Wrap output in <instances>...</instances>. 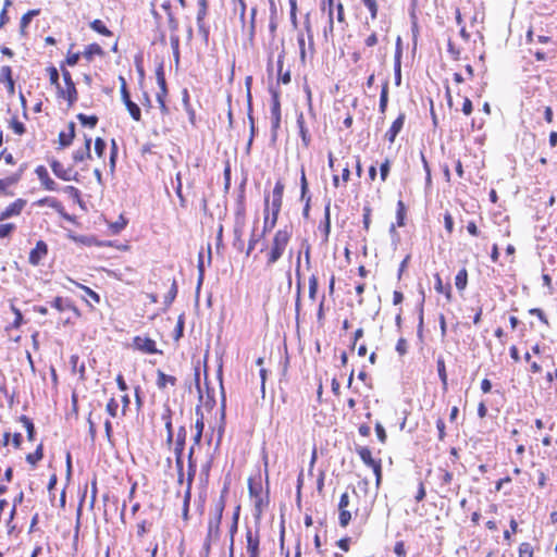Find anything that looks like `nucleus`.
<instances>
[{"mask_svg": "<svg viewBox=\"0 0 557 557\" xmlns=\"http://www.w3.org/2000/svg\"><path fill=\"white\" fill-rule=\"evenodd\" d=\"M50 166L57 177L63 181H78V173L72 166L65 169L58 160H52Z\"/></svg>", "mask_w": 557, "mask_h": 557, "instance_id": "39448f33", "label": "nucleus"}, {"mask_svg": "<svg viewBox=\"0 0 557 557\" xmlns=\"http://www.w3.org/2000/svg\"><path fill=\"white\" fill-rule=\"evenodd\" d=\"M61 71H62V77H63V81L65 83V86L66 88L64 89L65 91V99L67 100L69 102V106H73L76 100H77V89L75 87V84L72 79V75L71 73L64 69L63 66H61Z\"/></svg>", "mask_w": 557, "mask_h": 557, "instance_id": "423d86ee", "label": "nucleus"}, {"mask_svg": "<svg viewBox=\"0 0 557 557\" xmlns=\"http://www.w3.org/2000/svg\"><path fill=\"white\" fill-rule=\"evenodd\" d=\"M207 9H208V5L199 7L198 12H197V25H198L199 32L202 33L205 35V37H208V29L205 27V23H203V20L207 15Z\"/></svg>", "mask_w": 557, "mask_h": 557, "instance_id": "c85d7f7f", "label": "nucleus"}, {"mask_svg": "<svg viewBox=\"0 0 557 557\" xmlns=\"http://www.w3.org/2000/svg\"><path fill=\"white\" fill-rule=\"evenodd\" d=\"M44 457V445L39 444L36 450L26 456V461L33 466H35L39 460Z\"/></svg>", "mask_w": 557, "mask_h": 557, "instance_id": "c756f323", "label": "nucleus"}, {"mask_svg": "<svg viewBox=\"0 0 557 557\" xmlns=\"http://www.w3.org/2000/svg\"><path fill=\"white\" fill-rule=\"evenodd\" d=\"M297 126L299 129V135L301 137V143L305 148H308L311 144V136L309 134V129L307 128V126L305 124V116H304L302 112H300L297 115Z\"/></svg>", "mask_w": 557, "mask_h": 557, "instance_id": "2eb2a0df", "label": "nucleus"}, {"mask_svg": "<svg viewBox=\"0 0 557 557\" xmlns=\"http://www.w3.org/2000/svg\"><path fill=\"white\" fill-rule=\"evenodd\" d=\"M519 557H533V548L530 543H521L520 544Z\"/></svg>", "mask_w": 557, "mask_h": 557, "instance_id": "37998d69", "label": "nucleus"}, {"mask_svg": "<svg viewBox=\"0 0 557 557\" xmlns=\"http://www.w3.org/2000/svg\"><path fill=\"white\" fill-rule=\"evenodd\" d=\"M176 295H177V285H176V282L173 281L172 286L165 296V302L171 304L175 299Z\"/></svg>", "mask_w": 557, "mask_h": 557, "instance_id": "13d9d810", "label": "nucleus"}, {"mask_svg": "<svg viewBox=\"0 0 557 557\" xmlns=\"http://www.w3.org/2000/svg\"><path fill=\"white\" fill-rule=\"evenodd\" d=\"M361 3L369 10L371 18L375 20L379 11L377 0H361Z\"/></svg>", "mask_w": 557, "mask_h": 557, "instance_id": "f704fd0d", "label": "nucleus"}, {"mask_svg": "<svg viewBox=\"0 0 557 557\" xmlns=\"http://www.w3.org/2000/svg\"><path fill=\"white\" fill-rule=\"evenodd\" d=\"M120 82H121V97H122V101L124 102L125 107L127 108L131 116L135 121H140V117H141L140 109H139V107L135 102H133L131 100V96H129V92L127 90L125 78L123 76H120Z\"/></svg>", "mask_w": 557, "mask_h": 557, "instance_id": "20e7f679", "label": "nucleus"}, {"mask_svg": "<svg viewBox=\"0 0 557 557\" xmlns=\"http://www.w3.org/2000/svg\"><path fill=\"white\" fill-rule=\"evenodd\" d=\"M282 55L283 54H280L278 60H277L280 81L283 84H288L290 82V73L287 71L286 73L281 74L282 73V69H283V61H282L283 57Z\"/></svg>", "mask_w": 557, "mask_h": 557, "instance_id": "a18cd8bd", "label": "nucleus"}, {"mask_svg": "<svg viewBox=\"0 0 557 557\" xmlns=\"http://www.w3.org/2000/svg\"><path fill=\"white\" fill-rule=\"evenodd\" d=\"M436 367H437V373H438L440 380L443 383L444 388H446V386H447V373H446L445 361H444V359L442 357H440L437 359Z\"/></svg>", "mask_w": 557, "mask_h": 557, "instance_id": "7c9ffc66", "label": "nucleus"}, {"mask_svg": "<svg viewBox=\"0 0 557 557\" xmlns=\"http://www.w3.org/2000/svg\"><path fill=\"white\" fill-rule=\"evenodd\" d=\"M190 499H191V490H188V487H186V491L184 493V504H183V517H184V519H187V517H188Z\"/></svg>", "mask_w": 557, "mask_h": 557, "instance_id": "a19ab883", "label": "nucleus"}, {"mask_svg": "<svg viewBox=\"0 0 557 557\" xmlns=\"http://www.w3.org/2000/svg\"><path fill=\"white\" fill-rule=\"evenodd\" d=\"M357 453L364 465L372 468L379 463V460L372 458L371 450L366 446L357 447Z\"/></svg>", "mask_w": 557, "mask_h": 557, "instance_id": "4be33fe9", "label": "nucleus"}, {"mask_svg": "<svg viewBox=\"0 0 557 557\" xmlns=\"http://www.w3.org/2000/svg\"><path fill=\"white\" fill-rule=\"evenodd\" d=\"M194 446H191L188 451V471L186 479V487H188V490H191L193 482L196 475V461L194 459Z\"/></svg>", "mask_w": 557, "mask_h": 557, "instance_id": "f3484780", "label": "nucleus"}, {"mask_svg": "<svg viewBox=\"0 0 557 557\" xmlns=\"http://www.w3.org/2000/svg\"><path fill=\"white\" fill-rule=\"evenodd\" d=\"M304 26H305V29H306V33H307V36H308L309 48L313 49V33H312V27H311V23H310V14L309 13L306 14Z\"/></svg>", "mask_w": 557, "mask_h": 557, "instance_id": "58836bf2", "label": "nucleus"}, {"mask_svg": "<svg viewBox=\"0 0 557 557\" xmlns=\"http://www.w3.org/2000/svg\"><path fill=\"white\" fill-rule=\"evenodd\" d=\"M371 212H372V210H371V208L369 206H364L363 207V220H362V223H363V227H364L366 231H368L369 227H370Z\"/></svg>", "mask_w": 557, "mask_h": 557, "instance_id": "864d4df0", "label": "nucleus"}, {"mask_svg": "<svg viewBox=\"0 0 557 557\" xmlns=\"http://www.w3.org/2000/svg\"><path fill=\"white\" fill-rule=\"evenodd\" d=\"M168 94V90H160L158 94H157V101L159 102L160 104V109L163 113H166L168 112V107L165 104V101H164V98Z\"/></svg>", "mask_w": 557, "mask_h": 557, "instance_id": "4d7b16f0", "label": "nucleus"}, {"mask_svg": "<svg viewBox=\"0 0 557 557\" xmlns=\"http://www.w3.org/2000/svg\"><path fill=\"white\" fill-rule=\"evenodd\" d=\"M67 127H69L67 133L61 132L59 134V145L61 148H66V147L71 146V144L75 137V123L70 122Z\"/></svg>", "mask_w": 557, "mask_h": 557, "instance_id": "a211bd4d", "label": "nucleus"}, {"mask_svg": "<svg viewBox=\"0 0 557 557\" xmlns=\"http://www.w3.org/2000/svg\"><path fill=\"white\" fill-rule=\"evenodd\" d=\"M11 128L14 131L17 135H23L25 133V126L22 122L17 121L16 119H13L10 123Z\"/></svg>", "mask_w": 557, "mask_h": 557, "instance_id": "603ef678", "label": "nucleus"}, {"mask_svg": "<svg viewBox=\"0 0 557 557\" xmlns=\"http://www.w3.org/2000/svg\"><path fill=\"white\" fill-rule=\"evenodd\" d=\"M317 290H318V277L314 274H312L309 277V298L311 300L315 299Z\"/></svg>", "mask_w": 557, "mask_h": 557, "instance_id": "ea45409f", "label": "nucleus"}, {"mask_svg": "<svg viewBox=\"0 0 557 557\" xmlns=\"http://www.w3.org/2000/svg\"><path fill=\"white\" fill-rule=\"evenodd\" d=\"M26 201L23 199H16L14 202L9 205L1 213L0 221L10 219L12 216L18 215L23 208L25 207Z\"/></svg>", "mask_w": 557, "mask_h": 557, "instance_id": "1a4fd4ad", "label": "nucleus"}, {"mask_svg": "<svg viewBox=\"0 0 557 557\" xmlns=\"http://www.w3.org/2000/svg\"><path fill=\"white\" fill-rule=\"evenodd\" d=\"M375 432H376L379 441L384 444L386 442L387 436H386L385 429L383 428V425L380 422L375 423Z\"/></svg>", "mask_w": 557, "mask_h": 557, "instance_id": "bf43d9fd", "label": "nucleus"}, {"mask_svg": "<svg viewBox=\"0 0 557 557\" xmlns=\"http://www.w3.org/2000/svg\"><path fill=\"white\" fill-rule=\"evenodd\" d=\"M39 181L47 190H57V183L49 176L47 169L44 165H38L35 170Z\"/></svg>", "mask_w": 557, "mask_h": 557, "instance_id": "9b49d317", "label": "nucleus"}, {"mask_svg": "<svg viewBox=\"0 0 557 557\" xmlns=\"http://www.w3.org/2000/svg\"><path fill=\"white\" fill-rule=\"evenodd\" d=\"M225 508V499L224 495L222 494L219 500L214 505V513L212 517H210L208 522V535H207V542L211 540L219 539L220 535V524L222 521L223 511Z\"/></svg>", "mask_w": 557, "mask_h": 557, "instance_id": "f03ea898", "label": "nucleus"}, {"mask_svg": "<svg viewBox=\"0 0 557 557\" xmlns=\"http://www.w3.org/2000/svg\"><path fill=\"white\" fill-rule=\"evenodd\" d=\"M51 306L60 312L65 311V310H72L76 315H79L78 309L67 298L57 297L51 302Z\"/></svg>", "mask_w": 557, "mask_h": 557, "instance_id": "dca6fc26", "label": "nucleus"}, {"mask_svg": "<svg viewBox=\"0 0 557 557\" xmlns=\"http://www.w3.org/2000/svg\"><path fill=\"white\" fill-rule=\"evenodd\" d=\"M272 104H271V132L272 139L275 140L277 136V129L281 125V102L278 91L272 89Z\"/></svg>", "mask_w": 557, "mask_h": 557, "instance_id": "7ed1b4c3", "label": "nucleus"}, {"mask_svg": "<svg viewBox=\"0 0 557 557\" xmlns=\"http://www.w3.org/2000/svg\"><path fill=\"white\" fill-rule=\"evenodd\" d=\"M351 520V513L347 509H339V525L345 528Z\"/></svg>", "mask_w": 557, "mask_h": 557, "instance_id": "49530a36", "label": "nucleus"}, {"mask_svg": "<svg viewBox=\"0 0 557 557\" xmlns=\"http://www.w3.org/2000/svg\"><path fill=\"white\" fill-rule=\"evenodd\" d=\"M389 169H391L389 160H385V162H383L380 166V175H381V180L383 182L386 181L388 173H389Z\"/></svg>", "mask_w": 557, "mask_h": 557, "instance_id": "6e6d98bb", "label": "nucleus"}, {"mask_svg": "<svg viewBox=\"0 0 557 557\" xmlns=\"http://www.w3.org/2000/svg\"><path fill=\"white\" fill-rule=\"evenodd\" d=\"M187 431L185 426H180L177 430L176 442L174 447L175 455H183L186 443Z\"/></svg>", "mask_w": 557, "mask_h": 557, "instance_id": "412c9836", "label": "nucleus"}, {"mask_svg": "<svg viewBox=\"0 0 557 557\" xmlns=\"http://www.w3.org/2000/svg\"><path fill=\"white\" fill-rule=\"evenodd\" d=\"M106 147H107L106 141L102 138H100V137L96 138L95 152L99 158H101L103 156Z\"/></svg>", "mask_w": 557, "mask_h": 557, "instance_id": "09e8293b", "label": "nucleus"}, {"mask_svg": "<svg viewBox=\"0 0 557 557\" xmlns=\"http://www.w3.org/2000/svg\"><path fill=\"white\" fill-rule=\"evenodd\" d=\"M90 146H91V138L85 135V145L83 148H79L73 152V161L75 163L82 162L85 159H90Z\"/></svg>", "mask_w": 557, "mask_h": 557, "instance_id": "4468645a", "label": "nucleus"}, {"mask_svg": "<svg viewBox=\"0 0 557 557\" xmlns=\"http://www.w3.org/2000/svg\"><path fill=\"white\" fill-rule=\"evenodd\" d=\"M11 311L14 313L15 319L10 324L12 329H18L23 324V314L18 308H16L13 304H11Z\"/></svg>", "mask_w": 557, "mask_h": 557, "instance_id": "4c0bfd02", "label": "nucleus"}, {"mask_svg": "<svg viewBox=\"0 0 557 557\" xmlns=\"http://www.w3.org/2000/svg\"><path fill=\"white\" fill-rule=\"evenodd\" d=\"M90 27H91V29H94L95 32H97L103 36L112 35V33L108 29V27L103 24V22L101 20H94L90 23Z\"/></svg>", "mask_w": 557, "mask_h": 557, "instance_id": "72a5a7b5", "label": "nucleus"}, {"mask_svg": "<svg viewBox=\"0 0 557 557\" xmlns=\"http://www.w3.org/2000/svg\"><path fill=\"white\" fill-rule=\"evenodd\" d=\"M274 226H271V216L269 215V199L265 198V216H264V224H263V231L261 236H263L267 232L272 230Z\"/></svg>", "mask_w": 557, "mask_h": 557, "instance_id": "79ce46f5", "label": "nucleus"}, {"mask_svg": "<svg viewBox=\"0 0 557 557\" xmlns=\"http://www.w3.org/2000/svg\"><path fill=\"white\" fill-rule=\"evenodd\" d=\"M168 24L172 34H175L178 29V21L174 17L172 12H169Z\"/></svg>", "mask_w": 557, "mask_h": 557, "instance_id": "052dcab7", "label": "nucleus"}, {"mask_svg": "<svg viewBox=\"0 0 557 557\" xmlns=\"http://www.w3.org/2000/svg\"><path fill=\"white\" fill-rule=\"evenodd\" d=\"M156 75H157V82L160 87V90H162V91L166 90V82H165L164 72H163L162 66H160L157 70Z\"/></svg>", "mask_w": 557, "mask_h": 557, "instance_id": "8fccbe9b", "label": "nucleus"}, {"mask_svg": "<svg viewBox=\"0 0 557 557\" xmlns=\"http://www.w3.org/2000/svg\"><path fill=\"white\" fill-rule=\"evenodd\" d=\"M176 382H177V380H176L175 376L165 374L162 370H157V382H156V384H157L159 389H164L168 384H170L171 386H175Z\"/></svg>", "mask_w": 557, "mask_h": 557, "instance_id": "aec40b11", "label": "nucleus"}, {"mask_svg": "<svg viewBox=\"0 0 557 557\" xmlns=\"http://www.w3.org/2000/svg\"><path fill=\"white\" fill-rule=\"evenodd\" d=\"M283 193H284V185L282 182L278 181L275 183V186L272 191V197L283 199Z\"/></svg>", "mask_w": 557, "mask_h": 557, "instance_id": "0e129e2a", "label": "nucleus"}, {"mask_svg": "<svg viewBox=\"0 0 557 557\" xmlns=\"http://www.w3.org/2000/svg\"><path fill=\"white\" fill-rule=\"evenodd\" d=\"M78 121L84 126H88L90 128H94L98 123V117L96 115H86L83 113L77 114Z\"/></svg>", "mask_w": 557, "mask_h": 557, "instance_id": "2f4dec72", "label": "nucleus"}, {"mask_svg": "<svg viewBox=\"0 0 557 557\" xmlns=\"http://www.w3.org/2000/svg\"><path fill=\"white\" fill-rule=\"evenodd\" d=\"M134 347L146 354H161L157 349L156 342L149 337L136 336L134 338Z\"/></svg>", "mask_w": 557, "mask_h": 557, "instance_id": "6e6552de", "label": "nucleus"}, {"mask_svg": "<svg viewBox=\"0 0 557 557\" xmlns=\"http://www.w3.org/2000/svg\"><path fill=\"white\" fill-rule=\"evenodd\" d=\"M468 272L465 268L458 271L455 277V285L458 290L462 292L467 287Z\"/></svg>", "mask_w": 557, "mask_h": 557, "instance_id": "bb28decb", "label": "nucleus"}, {"mask_svg": "<svg viewBox=\"0 0 557 557\" xmlns=\"http://www.w3.org/2000/svg\"><path fill=\"white\" fill-rule=\"evenodd\" d=\"M282 207L281 198H273L271 202V226H275Z\"/></svg>", "mask_w": 557, "mask_h": 557, "instance_id": "393cba45", "label": "nucleus"}, {"mask_svg": "<svg viewBox=\"0 0 557 557\" xmlns=\"http://www.w3.org/2000/svg\"><path fill=\"white\" fill-rule=\"evenodd\" d=\"M10 79H13L12 78V70L9 65H4L1 67V72H0V81H10Z\"/></svg>", "mask_w": 557, "mask_h": 557, "instance_id": "e2e57ef3", "label": "nucleus"}, {"mask_svg": "<svg viewBox=\"0 0 557 557\" xmlns=\"http://www.w3.org/2000/svg\"><path fill=\"white\" fill-rule=\"evenodd\" d=\"M21 175L16 174L13 177L0 180V190H4L8 186L16 183L20 180Z\"/></svg>", "mask_w": 557, "mask_h": 557, "instance_id": "680f3d73", "label": "nucleus"}, {"mask_svg": "<svg viewBox=\"0 0 557 557\" xmlns=\"http://www.w3.org/2000/svg\"><path fill=\"white\" fill-rule=\"evenodd\" d=\"M39 14V10H30L27 13H25L21 18V30L23 32L32 22L33 17L37 16Z\"/></svg>", "mask_w": 557, "mask_h": 557, "instance_id": "e433bc0d", "label": "nucleus"}, {"mask_svg": "<svg viewBox=\"0 0 557 557\" xmlns=\"http://www.w3.org/2000/svg\"><path fill=\"white\" fill-rule=\"evenodd\" d=\"M47 71L49 73V79H50L51 85H54L58 90V96L65 97L64 88H62L59 83V71L54 66L48 67Z\"/></svg>", "mask_w": 557, "mask_h": 557, "instance_id": "5701e85b", "label": "nucleus"}, {"mask_svg": "<svg viewBox=\"0 0 557 557\" xmlns=\"http://www.w3.org/2000/svg\"><path fill=\"white\" fill-rule=\"evenodd\" d=\"M14 228L15 225L12 223L0 224V238L9 236Z\"/></svg>", "mask_w": 557, "mask_h": 557, "instance_id": "5fc2aeb1", "label": "nucleus"}, {"mask_svg": "<svg viewBox=\"0 0 557 557\" xmlns=\"http://www.w3.org/2000/svg\"><path fill=\"white\" fill-rule=\"evenodd\" d=\"M79 57H81V54L78 52H76V53L69 52L65 62L67 65L74 66L77 64Z\"/></svg>", "mask_w": 557, "mask_h": 557, "instance_id": "338daca9", "label": "nucleus"}, {"mask_svg": "<svg viewBox=\"0 0 557 557\" xmlns=\"http://www.w3.org/2000/svg\"><path fill=\"white\" fill-rule=\"evenodd\" d=\"M18 420L26 429L28 441H34L36 431L33 421L26 416H21Z\"/></svg>", "mask_w": 557, "mask_h": 557, "instance_id": "cd10ccee", "label": "nucleus"}, {"mask_svg": "<svg viewBox=\"0 0 557 557\" xmlns=\"http://www.w3.org/2000/svg\"><path fill=\"white\" fill-rule=\"evenodd\" d=\"M323 232H324L325 239H327L330 232H331L330 202H327V205L325 206V209H324Z\"/></svg>", "mask_w": 557, "mask_h": 557, "instance_id": "c9c22d12", "label": "nucleus"}, {"mask_svg": "<svg viewBox=\"0 0 557 557\" xmlns=\"http://www.w3.org/2000/svg\"><path fill=\"white\" fill-rule=\"evenodd\" d=\"M48 253V246L44 240L37 242L35 248L29 253V262L33 265L39 264L42 258Z\"/></svg>", "mask_w": 557, "mask_h": 557, "instance_id": "9d476101", "label": "nucleus"}, {"mask_svg": "<svg viewBox=\"0 0 557 557\" xmlns=\"http://www.w3.org/2000/svg\"><path fill=\"white\" fill-rule=\"evenodd\" d=\"M290 237H292V231L287 226L282 230H278L275 233V235L273 237L271 250L268 255V260H267L268 265H272L276 261H278V259L283 256L285 248L290 240Z\"/></svg>", "mask_w": 557, "mask_h": 557, "instance_id": "f257e3e1", "label": "nucleus"}, {"mask_svg": "<svg viewBox=\"0 0 557 557\" xmlns=\"http://www.w3.org/2000/svg\"><path fill=\"white\" fill-rule=\"evenodd\" d=\"M126 224H127V221L123 216H120L119 221L111 224L112 233L113 234L120 233L122 230H124Z\"/></svg>", "mask_w": 557, "mask_h": 557, "instance_id": "3c124183", "label": "nucleus"}, {"mask_svg": "<svg viewBox=\"0 0 557 557\" xmlns=\"http://www.w3.org/2000/svg\"><path fill=\"white\" fill-rule=\"evenodd\" d=\"M405 215H406V206L403 200H398L397 211H396L397 226L401 227L405 225Z\"/></svg>", "mask_w": 557, "mask_h": 557, "instance_id": "473e14b6", "label": "nucleus"}, {"mask_svg": "<svg viewBox=\"0 0 557 557\" xmlns=\"http://www.w3.org/2000/svg\"><path fill=\"white\" fill-rule=\"evenodd\" d=\"M219 377H220L222 399H221V425L219 426V431H218V445L220 444V441L224 433V418H225V405H226V397H225V392H224V387L222 384V374L221 373L219 374Z\"/></svg>", "mask_w": 557, "mask_h": 557, "instance_id": "6ab92c4d", "label": "nucleus"}, {"mask_svg": "<svg viewBox=\"0 0 557 557\" xmlns=\"http://www.w3.org/2000/svg\"><path fill=\"white\" fill-rule=\"evenodd\" d=\"M243 231H244V216H237L235 226H234V247L242 251L244 249L245 243L243 239Z\"/></svg>", "mask_w": 557, "mask_h": 557, "instance_id": "ddd939ff", "label": "nucleus"}, {"mask_svg": "<svg viewBox=\"0 0 557 557\" xmlns=\"http://www.w3.org/2000/svg\"><path fill=\"white\" fill-rule=\"evenodd\" d=\"M102 54H103V50L98 44L88 45L83 52L84 58H86L88 61H90L94 55H102Z\"/></svg>", "mask_w": 557, "mask_h": 557, "instance_id": "a878e982", "label": "nucleus"}, {"mask_svg": "<svg viewBox=\"0 0 557 557\" xmlns=\"http://www.w3.org/2000/svg\"><path fill=\"white\" fill-rule=\"evenodd\" d=\"M529 313L531 315H536L543 323L547 324V319H546V315L545 313L543 312L542 309H539V308H532L529 310Z\"/></svg>", "mask_w": 557, "mask_h": 557, "instance_id": "69168bd1", "label": "nucleus"}, {"mask_svg": "<svg viewBox=\"0 0 557 557\" xmlns=\"http://www.w3.org/2000/svg\"><path fill=\"white\" fill-rule=\"evenodd\" d=\"M117 401L114 398H111L107 404L106 410L112 418H115L117 414Z\"/></svg>", "mask_w": 557, "mask_h": 557, "instance_id": "de8ad7c7", "label": "nucleus"}, {"mask_svg": "<svg viewBox=\"0 0 557 557\" xmlns=\"http://www.w3.org/2000/svg\"><path fill=\"white\" fill-rule=\"evenodd\" d=\"M246 549L249 555V557H260V536L258 531H252L251 529H248L246 532Z\"/></svg>", "mask_w": 557, "mask_h": 557, "instance_id": "0eeeda50", "label": "nucleus"}, {"mask_svg": "<svg viewBox=\"0 0 557 557\" xmlns=\"http://www.w3.org/2000/svg\"><path fill=\"white\" fill-rule=\"evenodd\" d=\"M394 553L398 556V557H405L406 556V549H405V544L403 541H399V542H396L395 546H394Z\"/></svg>", "mask_w": 557, "mask_h": 557, "instance_id": "774afa93", "label": "nucleus"}, {"mask_svg": "<svg viewBox=\"0 0 557 557\" xmlns=\"http://www.w3.org/2000/svg\"><path fill=\"white\" fill-rule=\"evenodd\" d=\"M406 120V114L404 112L399 113L397 119L393 122L389 129L386 132L385 137L386 139L393 144L395 141L396 136L401 131Z\"/></svg>", "mask_w": 557, "mask_h": 557, "instance_id": "f8f14e48", "label": "nucleus"}, {"mask_svg": "<svg viewBox=\"0 0 557 557\" xmlns=\"http://www.w3.org/2000/svg\"><path fill=\"white\" fill-rule=\"evenodd\" d=\"M38 205L42 206V205H48L49 207L55 209V210H61L62 209V205L60 201H58L57 199L54 198H44V199H40L38 201Z\"/></svg>", "mask_w": 557, "mask_h": 557, "instance_id": "c03bdc74", "label": "nucleus"}, {"mask_svg": "<svg viewBox=\"0 0 557 557\" xmlns=\"http://www.w3.org/2000/svg\"><path fill=\"white\" fill-rule=\"evenodd\" d=\"M388 103V82H385L382 86L380 95L379 111L384 114Z\"/></svg>", "mask_w": 557, "mask_h": 557, "instance_id": "b1692460", "label": "nucleus"}]
</instances>
